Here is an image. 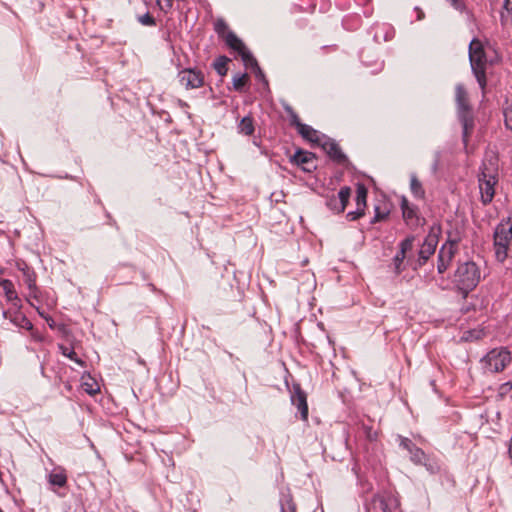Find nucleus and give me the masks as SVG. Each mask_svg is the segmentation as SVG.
I'll use <instances>...</instances> for the list:
<instances>
[{
    "label": "nucleus",
    "instance_id": "b1692460",
    "mask_svg": "<svg viewBox=\"0 0 512 512\" xmlns=\"http://www.w3.org/2000/svg\"><path fill=\"white\" fill-rule=\"evenodd\" d=\"M81 386L83 390L91 396L97 394L100 391V386L98 382L90 376H88L87 378L83 377V382Z\"/></svg>",
    "mask_w": 512,
    "mask_h": 512
},
{
    "label": "nucleus",
    "instance_id": "de8ad7c7",
    "mask_svg": "<svg viewBox=\"0 0 512 512\" xmlns=\"http://www.w3.org/2000/svg\"><path fill=\"white\" fill-rule=\"evenodd\" d=\"M508 454L510 455V457H512V438L509 441Z\"/></svg>",
    "mask_w": 512,
    "mask_h": 512
},
{
    "label": "nucleus",
    "instance_id": "c03bdc74",
    "mask_svg": "<svg viewBox=\"0 0 512 512\" xmlns=\"http://www.w3.org/2000/svg\"><path fill=\"white\" fill-rule=\"evenodd\" d=\"M512 389V383L506 382L500 387V394L504 395L507 394Z\"/></svg>",
    "mask_w": 512,
    "mask_h": 512
},
{
    "label": "nucleus",
    "instance_id": "6e6552de",
    "mask_svg": "<svg viewBox=\"0 0 512 512\" xmlns=\"http://www.w3.org/2000/svg\"><path fill=\"white\" fill-rule=\"evenodd\" d=\"M179 82L186 89H197L204 84V75L200 70L185 68L178 73Z\"/></svg>",
    "mask_w": 512,
    "mask_h": 512
},
{
    "label": "nucleus",
    "instance_id": "c9c22d12",
    "mask_svg": "<svg viewBox=\"0 0 512 512\" xmlns=\"http://www.w3.org/2000/svg\"><path fill=\"white\" fill-rule=\"evenodd\" d=\"M138 21L144 25V26H155L156 21L154 17L149 13H145L144 15H141L138 17Z\"/></svg>",
    "mask_w": 512,
    "mask_h": 512
},
{
    "label": "nucleus",
    "instance_id": "9b49d317",
    "mask_svg": "<svg viewBox=\"0 0 512 512\" xmlns=\"http://www.w3.org/2000/svg\"><path fill=\"white\" fill-rule=\"evenodd\" d=\"M351 196V189L348 186L342 187L337 195H331L326 200L327 207L335 212V213H342L349 201V198Z\"/></svg>",
    "mask_w": 512,
    "mask_h": 512
},
{
    "label": "nucleus",
    "instance_id": "0eeeda50",
    "mask_svg": "<svg viewBox=\"0 0 512 512\" xmlns=\"http://www.w3.org/2000/svg\"><path fill=\"white\" fill-rule=\"evenodd\" d=\"M485 362L490 371L499 372L511 362V355L506 349H493L486 355Z\"/></svg>",
    "mask_w": 512,
    "mask_h": 512
},
{
    "label": "nucleus",
    "instance_id": "3c124183",
    "mask_svg": "<svg viewBox=\"0 0 512 512\" xmlns=\"http://www.w3.org/2000/svg\"><path fill=\"white\" fill-rule=\"evenodd\" d=\"M50 320H51V322H49V326H50V327H53V323H54V321H53L52 319H50Z\"/></svg>",
    "mask_w": 512,
    "mask_h": 512
},
{
    "label": "nucleus",
    "instance_id": "4be33fe9",
    "mask_svg": "<svg viewBox=\"0 0 512 512\" xmlns=\"http://www.w3.org/2000/svg\"><path fill=\"white\" fill-rule=\"evenodd\" d=\"M223 39L231 49L237 52L243 50V48L245 47V44L242 42V40L239 39L237 35L232 31L227 32Z\"/></svg>",
    "mask_w": 512,
    "mask_h": 512
},
{
    "label": "nucleus",
    "instance_id": "a18cd8bd",
    "mask_svg": "<svg viewBox=\"0 0 512 512\" xmlns=\"http://www.w3.org/2000/svg\"><path fill=\"white\" fill-rule=\"evenodd\" d=\"M415 10L417 11V20L420 21V20L424 19V17H425L424 12L419 7H416Z\"/></svg>",
    "mask_w": 512,
    "mask_h": 512
},
{
    "label": "nucleus",
    "instance_id": "8fccbe9b",
    "mask_svg": "<svg viewBox=\"0 0 512 512\" xmlns=\"http://www.w3.org/2000/svg\"><path fill=\"white\" fill-rule=\"evenodd\" d=\"M37 310H39V309L37 308ZM38 313H39V315H40V316L44 317V318L48 321V318H47V317H45V316H44V314H43L42 312L38 311Z\"/></svg>",
    "mask_w": 512,
    "mask_h": 512
},
{
    "label": "nucleus",
    "instance_id": "58836bf2",
    "mask_svg": "<svg viewBox=\"0 0 512 512\" xmlns=\"http://www.w3.org/2000/svg\"><path fill=\"white\" fill-rule=\"evenodd\" d=\"M363 432L369 441H374L377 438V432L372 427L364 425L362 426Z\"/></svg>",
    "mask_w": 512,
    "mask_h": 512
},
{
    "label": "nucleus",
    "instance_id": "c756f323",
    "mask_svg": "<svg viewBox=\"0 0 512 512\" xmlns=\"http://www.w3.org/2000/svg\"><path fill=\"white\" fill-rule=\"evenodd\" d=\"M421 465H424L426 470L431 474H437L441 471L440 464L435 459L428 456H426V460H424Z\"/></svg>",
    "mask_w": 512,
    "mask_h": 512
},
{
    "label": "nucleus",
    "instance_id": "4468645a",
    "mask_svg": "<svg viewBox=\"0 0 512 512\" xmlns=\"http://www.w3.org/2000/svg\"><path fill=\"white\" fill-rule=\"evenodd\" d=\"M437 244H438V237L436 234L429 233L425 237V239L420 247L419 253H418V255H419L418 263L420 266L424 265L426 263V261L430 258V256L434 254Z\"/></svg>",
    "mask_w": 512,
    "mask_h": 512
},
{
    "label": "nucleus",
    "instance_id": "9d476101",
    "mask_svg": "<svg viewBox=\"0 0 512 512\" xmlns=\"http://www.w3.org/2000/svg\"><path fill=\"white\" fill-rule=\"evenodd\" d=\"M401 210L403 219L410 228H417L424 223V218L419 215L418 207L411 204L406 197L401 199Z\"/></svg>",
    "mask_w": 512,
    "mask_h": 512
},
{
    "label": "nucleus",
    "instance_id": "20e7f679",
    "mask_svg": "<svg viewBox=\"0 0 512 512\" xmlns=\"http://www.w3.org/2000/svg\"><path fill=\"white\" fill-rule=\"evenodd\" d=\"M496 170L497 159L496 157H491V159L489 160V166L486 164V162H484L481 168V173L478 176L481 201L485 205L490 203L494 197V186L496 184Z\"/></svg>",
    "mask_w": 512,
    "mask_h": 512
},
{
    "label": "nucleus",
    "instance_id": "a211bd4d",
    "mask_svg": "<svg viewBox=\"0 0 512 512\" xmlns=\"http://www.w3.org/2000/svg\"><path fill=\"white\" fill-rule=\"evenodd\" d=\"M298 133L306 140L316 143L319 145L321 142V138H323L324 135H320L318 131H316L314 128L307 124H299V128L297 129Z\"/></svg>",
    "mask_w": 512,
    "mask_h": 512
},
{
    "label": "nucleus",
    "instance_id": "f8f14e48",
    "mask_svg": "<svg viewBox=\"0 0 512 512\" xmlns=\"http://www.w3.org/2000/svg\"><path fill=\"white\" fill-rule=\"evenodd\" d=\"M321 142L319 146L327 153V155L336 163L344 164L347 162L346 155L342 152L339 145L331 138L326 137L325 135L321 138Z\"/></svg>",
    "mask_w": 512,
    "mask_h": 512
},
{
    "label": "nucleus",
    "instance_id": "ddd939ff",
    "mask_svg": "<svg viewBox=\"0 0 512 512\" xmlns=\"http://www.w3.org/2000/svg\"><path fill=\"white\" fill-rule=\"evenodd\" d=\"M2 316L3 318L8 319L15 326L31 331V335L35 337L32 322L20 311V309L13 308V310H3Z\"/></svg>",
    "mask_w": 512,
    "mask_h": 512
},
{
    "label": "nucleus",
    "instance_id": "412c9836",
    "mask_svg": "<svg viewBox=\"0 0 512 512\" xmlns=\"http://www.w3.org/2000/svg\"><path fill=\"white\" fill-rule=\"evenodd\" d=\"M238 132L246 136H250L254 133V120L251 116H245L241 119L238 126Z\"/></svg>",
    "mask_w": 512,
    "mask_h": 512
},
{
    "label": "nucleus",
    "instance_id": "4c0bfd02",
    "mask_svg": "<svg viewBox=\"0 0 512 512\" xmlns=\"http://www.w3.org/2000/svg\"><path fill=\"white\" fill-rule=\"evenodd\" d=\"M365 210L359 207H356L355 211H350L347 213L346 217L350 221H354L359 219L360 217L364 216Z\"/></svg>",
    "mask_w": 512,
    "mask_h": 512
},
{
    "label": "nucleus",
    "instance_id": "5701e85b",
    "mask_svg": "<svg viewBox=\"0 0 512 512\" xmlns=\"http://www.w3.org/2000/svg\"><path fill=\"white\" fill-rule=\"evenodd\" d=\"M410 190L415 198L424 199L425 190L415 174L410 176Z\"/></svg>",
    "mask_w": 512,
    "mask_h": 512
},
{
    "label": "nucleus",
    "instance_id": "39448f33",
    "mask_svg": "<svg viewBox=\"0 0 512 512\" xmlns=\"http://www.w3.org/2000/svg\"><path fill=\"white\" fill-rule=\"evenodd\" d=\"M511 241L512 224L510 223V217H507V221H502L498 224L494 232V250L496 259L499 262L507 259Z\"/></svg>",
    "mask_w": 512,
    "mask_h": 512
},
{
    "label": "nucleus",
    "instance_id": "f257e3e1",
    "mask_svg": "<svg viewBox=\"0 0 512 512\" xmlns=\"http://www.w3.org/2000/svg\"><path fill=\"white\" fill-rule=\"evenodd\" d=\"M481 280V269L474 261L459 263L454 272L452 283L456 290L466 298Z\"/></svg>",
    "mask_w": 512,
    "mask_h": 512
},
{
    "label": "nucleus",
    "instance_id": "1a4fd4ad",
    "mask_svg": "<svg viewBox=\"0 0 512 512\" xmlns=\"http://www.w3.org/2000/svg\"><path fill=\"white\" fill-rule=\"evenodd\" d=\"M457 252V243L455 241H446L438 252L437 271L443 274L450 266L455 253Z\"/></svg>",
    "mask_w": 512,
    "mask_h": 512
},
{
    "label": "nucleus",
    "instance_id": "e433bc0d",
    "mask_svg": "<svg viewBox=\"0 0 512 512\" xmlns=\"http://www.w3.org/2000/svg\"><path fill=\"white\" fill-rule=\"evenodd\" d=\"M388 214H389L388 211H382L380 209V207L376 206L375 207V215H374L373 219L371 220V223L374 224V223L385 220L388 217Z\"/></svg>",
    "mask_w": 512,
    "mask_h": 512
},
{
    "label": "nucleus",
    "instance_id": "72a5a7b5",
    "mask_svg": "<svg viewBox=\"0 0 512 512\" xmlns=\"http://www.w3.org/2000/svg\"><path fill=\"white\" fill-rule=\"evenodd\" d=\"M227 61H228V59L226 57H219L215 61L214 68L219 75L223 76L227 73V67H226Z\"/></svg>",
    "mask_w": 512,
    "mask_h": 512
},
{
    "label": "nucleus",
    "instance_id": "dca6fc26",
    "mask_svg": "<svg viewBox=\"0 0 512 512\" xmlns=\"http://www.w3.org/2000/svg\"><path fill=\"white\" fill-rule=\"evenodd\" d=\"M413 241L414 237H407L399 244L400 250L396 253V255L393 258L394 272L396 274H400L404 270L403 262L404 259L406 258V253L410 251L413 247Z\"/></svg>",
    "mask_w": 512,
    "mask_h": 512
},
{
    "label": "nucleus",
    "instance_id": "6ab92c4d",
    "mask_svg": "<svg viewBox=\"0 0 512 512\" xmlns=\"http://www.w3.org/2000/svg\"><path fill=\"white\" fill-rule=\"evenodd\" d=\"M49 484L64 487L67 484V475L62 467H55L48 475Z\"/></svg>",
    "mask_w": 512,
    "mask_h": 512
},
{
    "label": "nucleus",
    "instance_id": "49530a36",
    "mask_svg": "<svg viewBox=\"0 0 512 512\" xmlns=\"http://www.w3.org/2000/svg\"><path fill=\"white\" fill-rule=\"evenodd\" d=\"M508 111H509V108L505 109V111H504L505 125L507 128L512 129V127L509 125Z\"/></svg>",
    "mask_w": 512,
    "mask_h": 512
},
{
    "label": "nucleus",
    "instance_id": "09e8293b",
    "mask_svg": "<svg viewBox=\"0 0 512 512\" xmlns=\"http://www.w3.org/2000/svg\"><path fill=\"white\" fill-rule=\"evenodd\" d=\"M178 102H179V105H180L181 107H188V104H187L186 102H184V101H182V100H179Z\"/></svg>",
    "mask_w": 512,
    "mask_h": 512
},
{
    "label": "nucleus",
    "instance_id": "473e14b6",
    "mask_svg": "<svg viewBox=\"0 0 512 512\" xmlns=\"http://www.w3.org/2000/svg\"><path fill=\"white\" fill-rule=\"evenodd\" d=\"M450 5L460 13H465L467 16H470V12L466 7L465 0H447Z\"/></svg>",
    "mask_w": 512,
    "mask_h": 512
},
{
    "label": "nucleus",
    "instance_id": "2f4dec72",
    "mask_svg": "<svg viewBox=\"0 0 512 512\" xmlns=\"http://www.w3.org/2000/svg\"><path fill=\"white\" fill-rule=\"evenodd\" d=\"M509 4H510V0H504V3H503L504 11H501V13H500L501 22H502V25H504V26L508 25L512 21L511 10L509 8Z\"/></svg>",
    "mask_w": 512,
    "mask_h": 512
},
{
    "label": "nucleus",
    "instance_id": "f03ea898",
    "mask_svg": "<svg viewBox=\"0 0 512 512\" xmlns=\"http://www.w3.org/2000/svg\"><path fill=\"white\" fill-rule=\"evenodd\" d=\"M469 61L472 72L482 90L486 87V69L487 64L493 63L492 59H488L487 52L482 42L476 38L472 39L469 44Z\"/></svg>",
    "mask_w": 512,
    "mask_h": 512
},
{
    "label": "nucleus",
    "instance_id": "7ed1b4c3",
    "mask_svg": "<svg viewBox=\"0 0 512 512\" xmlns=\"http://www.w3.org/2000/svg\"><path fill=\"white\" fill-rule=\"evenodd\" d=\"M455 90L458 119L463 129V141L466 143L474 129V117L468 103V96L464 86L458 84Z\"/></svg>",
    "mask_w": 512,
    "mask_h": 512
},
{
    "label": "nucleus",
    "instance_id": "a19ab883",
    "mask_svg": "<svg viewBox=\"0 0 512 512\" xmlns=\"http://www.w3.org/2000/svg\"><path fill=\"white\" fill-rule=\"evenodd\" d=\"M287 111L289 112V115H290V123L292 126H295L296 129L299 128V124H303L298 115L291 109V108H288Z\"/></svg>",
    "mask_w": 512,
    "mask_h": 512
},
{
    "label": "nucleus",
    "instance_id": "603ef678",
    "mask_svg": "<svg viewBox=\"0 0 512 512\" xmlns=\"http://www.w3.org/2000/svg\"><path fill=\"white\" fill-rule=\"evenodd\" d=\"M0 512H3L1 508H0Z\"/></svg>",
    "mask_w": 512,
    "mask_h": 512
},
{
    "label": "nucleus",
    "instance_id": "f3484780",
    "mask_svg": "<svg viewBox=\"0 0 512 512\" xmlns=\"http://www.w3.org/2000/svg\"><path fill=\"white\" fill-rule=\"evenodd\" d=\"M0 285L4 290L7 301L11 303L12 307L15 309H21V300L18 297L17 292L15 291L14 284L12 283V281L8 279H3L0 281Z\"/></svg>",
    "mask_w": 512,
    "mask_h": 512
},
{
    "label": "nucleus",
    "instance_id": "cd10ccee",
    "mask_svg": "<svg viewBox=\"0 0 512 512\" xmlns=\"http://www.w3.org/2000/svg\"><path fill=\"white\" fill-rule=\"evenodd\" d=\"M410 454V460L414 463V464H417V465H420L422 464V462L424 460H426V454L425 452L419 448V447H414L412 449V451L409 452Z\"/></svg>",
    "mask_w": 512,
    "mask_h": 512
},
{
    "label": "nucleus",
    "instance_id": "393cba45",
    "mask_svg": "<svg viewBox=\"0 0 512 512\" xmlns=\"http://www.w3.org/2000/svg\"><path fill=\"white\" fill-rule=\"evenodd\" d=\"M366 199H367V188L359 184L356 189V207L362 208L365 210L366 207Z\"/></svg>",
    "mask_w": 512,
    "mask_h": 512
},
{
    "label": "nucleus",
    "instance_id": "ea45409f",
    "mask_svg": "<svg viewBox=\"0 0 512 512\" xmlns=\"http://www.w3.org/2000/svg\"><path fill=\"white\" fill-rule=\"evenodd\" d=\"M400 447L410 452L416 445L409 438L400 437Z\"/></svg>",
    "mask_w": 512,
    "mask_h": 512
},
{
    "label": "nucleus",
    "instance_id": "f704fd0d",
    "mask_svg": "<svg viewBox=\"0 0 512 512\" xmlns=\"http://www.w3.org/2000/svg\"><path fill=\"white\" fill-rule=\"evenodd\" d=\"M214 28L218 35L222 38L226 35L227 32H231L226 22L222 19H218L215 22Z\"/></svg>",
    "mask_w": 512,
    "mask_h": 512
},
{
    "label": "nucleus",
    "instance_id": "aec40b11",
    "mask_svg": "<svg viewBox=\"0 0 512 512\" xmlns=\"http://www.w3.org/2000/svg\"><path fill=\"white\" fill-rule=\"evenodd\" d=\"M25 283L29 289V299L33 298L35 299L37 302H39V294H40V290L38 289V287L36 286V279H35V275L32 273H27L25 274Z\"/></svg>",
    "mask_w": 512,
    "mask_h": 512
},
{
    "label": "nucleus",
    "instance_id": "7c9ffc66",
    "mask_svg": "<svg viewBox=\"0 0 512 512\" xmlns=\"http://www.w3.org/2000/svg\"><path fill=\"white\" fill-rule=\"evenodd\" d=\"M293 158L297 164L302 165L308 164L314 158V155L311 152L297 151Z\"/></svg>",
    "mask_w": 512,
    "mask_h": 512
},
{
    "label": "nucleus",
    "instance_id": "79ce46f5",
    "mask_svg": "<svg viewBox=\"0 0 512 512\" xmlns=\"http://www.w3.org/2000/svg\"><path fill=\"white\" fill-rule=\"evenodd\" d=\"M252 70L255 74L256 79L259 81H263L267 85L265 75H264L263 71L261 70V68L259 67V65H256Z\"/></svg>",
    "mask_w": 512,
    "mask_h": 512
},
{
    "label": "nucleus",
    "instance_id": "c85d7f7f",
    "mask_svg": "<svg viewBox=\"0 0 512 512\" xmlns=\"http://www.w3.org/2000/svg\"><path fill=\"white\" fill-rule=\"evenodd\" d=\"M248 75L246 73H237L233 76V87L236 91H242L247 84Z\"/></svg>",
    "mask_w": 512,
    "mask_h": 512
},
{
    "label": "nucleus",
    "instance_id": "2eb2a0df",
    "mask_svg": "<svg viewBox=\"0 0 512 512\" xmlns=\"http://www.w3.org/2000/svg\"><path fill=\"white\" fill-rule=\"evenodd\" d=\"M291 402L298 408L301 415V419L306 421L308 419L307 397L306 393L301 389L300 385L293 386Z\"/></svg>",
    "mask_w": 512,
    "mask_h": 512
},
{
    "label": "nucleus",
    "instance_id": "423d86ee",
    "mask_svg": "<svg viewBox=\"0 0 512 512\" xmlns=\"http://www.w3.org/2000/svg\"><path fill=\"white\" fill-rule=\"evenodd\" d=\"M397 506L396 499L390 493L382 492L374 494L365 504L366 512H391L392 507Z\"/></svg>",
    "mask_w": 512,
    "mask_h": 512
},
{
    "label": "nucleus",
    "instance_id": "a878e982",
    "mask_svg": "<svg viewBox=\"0 0 512 512\" xmlns=\"http://www.w3.org/2000/svg\"><path fill=\"white\" fill-rule=\"evenodd\" d=\"M241 56L243 63L246 67H249L253 69L256 65H258L257 60L254 58L252 53L246 48V46L243 48V50L238 52Z\"/></svg>",
    "mask_w": 512,
    "mask_h": 512
},
{
    "label": "nucleus",
    "instance_id": "37998d69",
    "mask_svg": "<svg viewBox=\"0 0 512 512\" xmlns=\"http://www.w3.org/2000/svg\"><path fill=\"white\" fill-rule=\"evenodd\" d=\"M281 512H296L295 505L292 503L291 500H288L285 505H281Z\"/></svg>",
    "mask_w": 512,
    "mask_h": 512
},
{
    "label": "nucleus",
    "instance_id": "bb28decb",
    "mask_svg": "<svg viewBox=\"0 0 512 512\" xmlns=\"http://www.w3.org/2000/svg\"><path fill=\"white\" fill-rule=\"evenodd\" d=\"M59 350L65 357L69 358L70 360L74 361L75 363L82 367L85 366V362L77 356L73 348H68L65 345H59Z\"/></svg>",
    "mask_w": 512,
    "mask_h": 512
}]
</instances>
